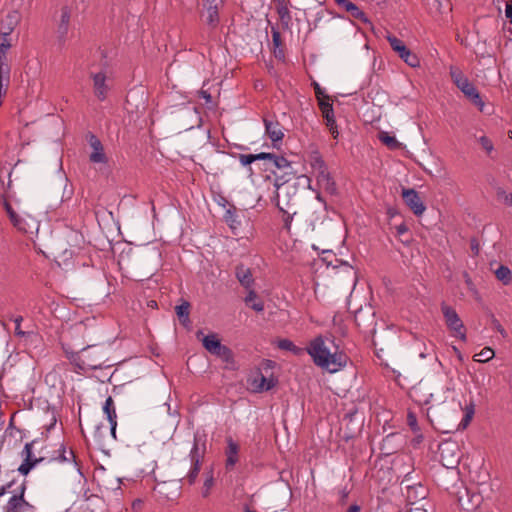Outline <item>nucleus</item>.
Wrapping results in <instances>:
<instances>
[{
	"mask_svg": "<svg viewBox=\"0 0 512 512\" xmlns=\"http://www.w3.org/2000/svg\"><path fill=\"white\" fill-rule=\"evenodd\" d=\"M409 512H427V511L424 509H421V508H415V509H411Z\"/></svg>",
	"mask_w": 512,
	"mask_h": 512,
	"instance_id": "obj_53",
	"label": "nucleus"
},
{
	"mask_svg": "<svg viewBox=\"0 0 512 512\" xmlns=\"http://www.w3.org/2000/svg\"><path fill=\"white\" fill-rule=\"evenodd\" d=\"M318 106L324 119L334 116L333 105L330 101V98L324 101H320Z\"/></svg>",
	"mask_w": 512,
	"mask_h": 512,
	"instance_id": "obj_33",
	"label": "nucleus"
},
{
	"mask_svg": "<svg viewBox=\"0 0 512 512\" xmlns=\"http://www.w3.org/2000/svg\"><path fill=\"white\" fill-rule=\"evenodd\" d=\"M378 139L389 149L396 150L401 148V143L388 132L380 131L378 133Z\"/></svg>",
	"mask_w": 512,
	"mask_h": 512,
	"instance_id": "obj_28",
	"label": "nucleus"
},
{
	"mask_svg": "<svg viewBox=\"0 0 512 512\" xmlns=\"http://www.w3.org/2000/svg\"><path fill=\"white\" fill-rule=\"evenodd\" d=\"M396 232L398 236H403L408 232V227L405 223H401L396 226Z\"/></svg>",
	"mask_w": 512,
	"mask_h": 512,
	"instance_id": "obj_47",
	"label": "nucleus"
},
{
	"mask_svg": "<svg viewBox=\"0 0 512 512\" xmlns=\"http://www.w3.org/2000/svg\"><path fill=\"white\" fill-rule=\"evenodd\" d=\"M245 512H257V511H255V510H250L249 508H246V509H245Z\"/></svg>",
	"mask_w": 512,
	"mask_h": 512,
	"instance_id": "obj_56",
	"label": "nucleus"
},
{
	"mask_svg": "<svg viewBox=\"0 0 512 512\" xmlns=\"http://www.w3.org/2000/svg\"><path fill=\"white\" fill-rule=\"evenodd\" d=\"M402 198L416 216H420L424 213L426 207L416 190L403 188Z\"/></svg>",
	"mask_w": 512,
	"mask_h": 512,
	"instance_id": "obj_12",
	"label": "nucleus"
},
{
	"mask_svg": "<svg viewBox=\"0 0 512 512\" xmlns=\"http://www.w3.org/2000/svg\"><path fill=\"white\" fill-rule=\"evenodd\" d=\"M277 186V193H276V205L279 208V210L283 213L282 220H283V227L287 231H290L291 228V222L293 219V216L296 214V211L292 210L294 203H292V198H290L291 192L293 194L296 193V188L293 185H289L286 183H282Z\"/></svg>",
	"mask_w": 512,
	"mask_h": 512,
	"instance_id": "obj_3",
	"label": "nucleus"
},
{
	"mask_svg": "<svg viewBox=\"0 0 512 512\" xmlns=\"http://www.w3.org/2000/svg\"><path fill=\"white\" fill-rule=\"evenodd\" d=\"M272 154L273 153L261 152L259 154H253V156H254L255 161L256 160H267L268 163H270L271 158H273Z\"/></svg>",
	"mask_w": 512,
	"mask_h": 512,
	"instance_id": "obj_45",
	"label": "nucleus"
},
{
	"mask_svg": "<svg viewBox=\"0 0 512 512\" xmlns=\"http://www.w3.org/2000/svg\"><path fill=\"white\" fill-rule=\"evenodd\" d=\"M288 13H289V12H288L287 8H282L281 10H279V14H280V17H281L282 19L284 18L285 14H287V15H288Z\"/></svg>",
	"mask_w": 512,
	"mask_h": 512,
	"instance_id": "obj_51",
	"label": "nucleus"
},
{
	"mask_svg": "<svg viewBox=\"0 0 512 512\" xmlns=\"http://www.w3.org/2000/svg\"><path fill=\"white\" fill-rule=\"evenodd\" d=\"M494 357V351L489 348H483L479 353L475 354L474 360L477 362H486L491 360Z\"/></svg>",
	"mask_w": 512,
	"mask_h": 512,
	"instance_id": "obj_34",
	"label": "nucleus"
},
{
	"mask_svg": "<svg viewBox=\"0 0 512 512\" xmlns=\"http://www.w3.org/2000/svg\"><path fill=\"white\" fill-rule=\"evenodd\" d=\"M10 81V69L8 65L2 63V56L0 55V95L2 92L5 94Z\"/></svg>",
	"mask_w": 512,
	"mask_h": 512,
	"instance_id": "obj_27",
	"label": "nucleus"
},
{
	"mask_svg": "<svg viewBox=\"0 0 512 512\" xmlns=\"http://www.w3.org/2000/svg\"><path fill=\"white\" fill-rule=\"evenodd\" d=\"M312 86L314 88L315 96H316L318 103L320 101H324V100H327L330 98L327 94H325V92L323 91V89L321 88L319 83L314 81V82H312Z\"/></svg>",
	"mask_w": 512,
	"mask_h": 512,
	"instance_id": "obj_39",
	"label": "nucleus"
},
{
	"mask_svg": "<svg viewBox=\"0 0 512 512\" xmlns=\"http://www.w3.org/2000/svg\"><path fill=\"white\" fill-rule=\"evenodd\" d=\"M36 443L37 440H33L31 442L26 443L21 452L23 462L19 466L18 471L22 475L26 476L38 463L44 461L43 457H35L33 455L32 449Z\"/></svg>",
	"mask_w": 512,
	"mask_h": 512,
	"instance_id": "obj_9",
	"label": "nucleus"
},
{
	"mask_svg": "<svg viewBox=\"0 0 512 512\" xmlns=\"http://www.w3.org/2000/svg\"><path fill=\"white\" fill-rule=\"evenodd\" d=\"M103 411L107 416V419L111 426V434L114 438H116L115 432H116V426H117V415L116 410L114 406V401L111 396H109L104 403Z\"/></svg>",
	"mask_w": 512,
	"mask_h": 512,
	"instance_id": "obj_24",
	"label": "nucleus"
},
{
	"mask_svg": "<svg viewBox=\"0 0 512 512\" xmlns=\"http://www.w3.org/2000/svg\"><path fill=\"white\" fill-rule=\"evenodd\" d=\"M306 350L316 366L330 373L339 371L347 364V355L339 350L331 338L319 335L309 342Z\"/></svg>",
	"mask_w": 512,
	"mask_h": 512,
	"instance_id": "obj_1",
	"label": "nucleus"
},
{
	"mask_svg": "<svg viewBox=\"0 0 512 512\" xmlns=\"http://www.w3.org/2000/svg\"><path fill=\"white\" fill-rule=\"evenodd\" d=\"M203 8L206 24L211 28H216L220 21L217 0H203Z\"/></svg>",
	"mask_w": 512,
	"mask_h": 512,
	"instance_id": "obj_17",
	"label": "nucleus"
},
{
	"mask_svg": "<svg viewBox=\"0 0 512 512\" xmlns=\"http://www.w3.org/2000/svg\"><path fill=\"white\" fill-rule=\"evenodd\" d=\"M386 38L393 51H395L407 65L412 68L420 66V60L418 56L409 48H407L402 40L391 34H389Z\"/></svg>",
	"mask_w": 512,
	"mask_h": 512,
	"instance_id": "obj_8",
	"label": "nucleus"
},
{
	"mask_svg": "<svg viewBox=\"0 0 512 512\" xmlns=\"http://www.w3.org/2000/svg\"><path fill=\"white\" fill-rule=\"evenodd\" d=\"M479 141L483 149H485L488 153H490L493 150V144L490 141V139L487 138L486 136L480 137Z\"/></svg>",
	"mask_w": 512,
	"mask_h": 512,
	"instance_id": "obj_43",
	"label": "nucleus"
},
{
	"mask_svg": "<svg viewBox=\"0 0 512 512\" xmlns=\"http://www.w3.org/2000/svg\"><path fill=\"white\" fill-rule=\"evenodd\" d=\"M495 276L504 285H508V284H510L512 282V273H511V270L507 266L501 265L495 271Z\"/></svg>",
	"mask_w": 512,
	"mask_h": 512,
	"instance_id": "obj_31",
	"label": "nucleus"
},
{
	"mask_svg": "<svg viewBox=\"0 0 512 512\" xmlns=\"http://www.w3.org/2000/svg\"><path fill=\"white\" fill-rule=\"evenodd\" d=\"M272 42H273L275 49L279 48L282 45L281 34L276 29H272ZM274 53H275L276 57L283 56V51L281 49L279 50V52H277L275 50Z\"/></svg>",
	"mask_w": 512,
	"mask_h": 512,
	"instance_id": "obj_35",
	"label": "nucleus"
},
{
	"mask_svg": "<svg viewBox=\"0 0 512 512\" xmlns=\"http://www.w3.org/2000/svg\"><path fill=\"white\" fill-rule=\"evenodd\" d=\"M279 347L284 350L292 351L294 354L300 352V348L294 345V343L288 339H283L279 342Z\"/></svg>",
	"mask_w": 512,
	"mask_h": 512,
	"instance_id": "obj_38",
	"label": "nucleus"
},
{
	"mask_svg": "<svg viewBox=\"0 0 512 512\" xmlns=\"http://www.w3.org/2000/svg\"><path fill=\"white\" fill-rule=\"evenodd\" d=\"M244 303L256 312L264 311V302L259 298L253 288L247 290V295L244 298Z\"/></svg>",
	"mask_w": 512,
	"mask_h": 512,
	"instance_id": "obj_25",
	"label": "nucleus"
},
{
	"mask_svg": "<svg viewBox=\"0 0 512 512\" xmlns=\"http://www.w3.org/2000/svg\"><path fill=\"white\" fill-rule=\"evenodd\" d=\"M93 80L94 94L98 100L104 101L109 92V85L107 84V76L104 72L91 73Z\"/></svg>",
	"mask_w": 512,
	"mask_h": 512,
	"instance_id": "obj_15",
	"label": "nucleus"
},
{
	"mask_svg": "<svg viewBox=\"0 0 512 512\" xmlns=\"http://www.w3.org/2000/svg\"><path fill=\"white\" fill-rule=\"evenodd\" d=\"M505 16L510 19V22L512 23V0L506 3Z\"/></svg>",
	"mask_w": 512,
	"mask_h": 512,
	"instance_id": "obj_48",
	"label": "nucleus"
},
{
	"mask_svg": "<svg viewBox=\"0 0 512 512\" xmlns=\"http://www.w3.org/2000/svg\"><path fill=\"white\" fill-rule=\"evenodd\" d=\"M156 305H157V304H156V302H155V301H151V305H150L151 307H154V306H156Z\"/></svg>",
	"mask_w": 512,
	"mask_h": 512,
	"instance_id": "obj_57",
	"label": "nucleus"
},
{
	"mask_svg": "<svg viewBox=\"0 0 512 512\" xmlns=\"http://www.w3.org/2000/svg\"><path fill=\"white\" fill-rule=\"evenodd\" d=\"M473 413H474L473 410H470L469 412H467L465 414V416L463 417V419L461 420V422L459 424V427L461 429H465L469 425V423L472 420Z\"/></svg>",
	"mask_w": 512,
	"mask_h": 512,
	"instance_id": "obj_44",
	"label": "nucleus"
},
{
	"mask_svg": "<svg viewBox=\"0 0 512 512\" xmlns=\"http://www.w3.org/2000/svg\"><path fill=\"white\" fill-rule=\"evenodd\" d=\"M3 206L4 209L10 219L12 225L21 232H26V223L25 220L16 213V211L12 208L11 204L7 201L6 198H3Z\"/></svg>",
	"mask_w": 512,
	"mask_h": 512,
	"instance_id": "obj_22",
	"label": "nucleus"
},
{
	"mask_svg": "<svg viewBox=\"0 0 512 512\" xmlns=\"http://www.w3.org/2000/svg\"><path fill=\"white\" fill-rule=\"evenodd\" d=\"M407 424L413 432H417L420 430L417 423V417L412 411H409L407 414Z\"/></svg>",
	"mask_w": 512,
	"mask_h": 512,
	"instance_id": "obj_40",
	"label": "nucleus"
},
{
	"mask_svg": "<svg viewBox=\"0 0 512 512\" xmlns=\"http://www.w3.org/2000/svg\"><path fill=\"white\" fill-rule=\"evenodd\" d=\"M202 95H203V97L205 98V100H206L207 102H210V101H211V95H210L209 93H207V92L203 91V92H202Z\"/></svg>",
	"mask_w": 512,
	"mask_h": 512,
	"instance_id": "obj_52",
	"label": "nucleus"
},
{
	"mask_svg": "<svg viewBox=\"0 0 512 512\" xmlns=\"http://www.w3.org/2000/svg\"><path fill=\"white\" fill-rule=\"evenodd\" d=\"M453 350H454V352L459 353V350L457 349V347L453 346Z\"/></svg>",
	"mask_w": 512,
	"mask_h": 512,
	"instance_id": "obj_58",
	"label": "nucleus"
},
{
	"mask_svg": "<svg viewBox=\"0 0 512 512\" xmlns=\"http://www.w3.org/2000/svg\"><path fill=\"white\" fill-rule=\"evenodd\" d=\"M272 157L273 158H271L269 163L270 166L276 167L278 169H290V171L286 172V174H295L292 171L291 163L285 157L278 156L274 153L272 154Z\"/></svg>",
	"mask_w": 512,
	"mask_h": 512,
	"instance_id": "obj_29",
	"label": "nucleus"
},
{
	"mask_svg": "<svg viewBox=\"0 0 512 512\" xmlns=\"http://www.w3.org/2000/svg\"><path fill=\"white\" fill-rule=\"evenodd\" d=\"M12 47L10 35H2V41L0 43V55L2 56V63H4L5 54L7 50Z\"/></svg>",
	"mask_w": 512,
	"mask_h": 512,
	"instance_id": "obj_36",
	"label": "nucleus"
},
{
	"mask_svg": "<svg viewBox=\"0 0 512 512\" xmlns=\"http://www.w3.org/2000/svg\"><path fill=\"white\" fill-rule=\"evenodd\" d=\"M432 396H433V395H432V394H430L429 398L425 400V403H426V404L430 402V399L432 398Z\"/></svg>",
	"mask_w": 512,
	"mask_h": 512,
	"instance_id": "obj_55",
	"label": "nucleus"
},
{
	"mask_svg": "<svg viewBox=\"0 0 512 512\" xmlns=\"http://www.w3.org/2000/svg\"><path fill=\"white\" fill-rule=\"evenodd\" d=\"M450 76L453 83L459 90L474 104L480 111H483L484 102L476 87L469 81L463 72L455 66L450 67Z\"/></svg>",
	"mask_w": 512,
	"mask_h": 512,
	"instance_id": "obj_4",
	"label": "nucleus"
},
{
	"mask_svg": "<svg viewBox=\"0 0 512 512\" xmlns=\"http://www.w3.org/2000/svg\"><path fill=\"white\" fill-rule=\"evenodd\" d=\"M87 140H88L90 147L93 150L91 152V154L89 155L90 162L94 163V164H98V163L106 164L108 161V158L104 152V147H103L101 141L93 133L87 134Z\"/></svg>",
	"mask_w": 512,
	"mask_h": 512,
	"instance_id": "obj_11",
	"label": "nucleus"
},
{
	"mask_svg": "<svg viewBox=\"0 0 512 512\" xmlns=\"http://www.w3.org/2000/svg\"><path fill=\"white\" fill-rule=\"evenodd\" d=\"M325 121H326V126L328 127V129L331 132V134L333 135V137L337 138V136H338V129H337V124H336L335 116L330 117V118H326Z\"/></svg>",
	"mask_w": 512,
	"mask_h": 512,
	"instance_id": "obj_41",
	"label": "nucleus"
},
{
	"mask_svg": "<svg viewBox=\"0 0 512 512\" xmlns=\"http://www.w3.org/2000/svg\"><path fill=\"white\" fill-rule=\"evenodd\" d=\"M226 442H227V448L225 451V454H226L225 466H226L227 470H232L239 460L238 453H239L240 447H239L238 443H236L231 437H228L226 439Z\"/></svg>",
	"mask_w": 512,
	"mask_h": 512,
	"instance_id": "obj_20",
	"label": "nucleus"
},
{
	"mask_svg": "<svg viewBox=\"0 0 512 512\" xmlns=\"http://www.w3.org/2000/svg\"><path fill=\"white\" fill-rule=\"evenodd\" d=\"M252 385L256 391H268L275 386V380L259 373L254 377Z\"/></svg>",
	"mask_w": 512,
	"mask_h": 512,
	"instance_id": "obj_26",
	"label": "nucleus"
},
{
	"mask_svg": "<svg viewBox=\"0 0 512 512\" xmlns=\"http://www.w3.org/2000/svg\"><path fill=\"white\" fill-rule=\"evenodd\" d=\"M213 483H214V479H213L212 474H210V475L205 479V482H204V488H205V489H207V490H210V488L213 486Z\"/></svg>",
	"mask_w": 512,
	"mask_h": 512,
	"instance_id": "obj_49",
	"label": "nucleus"
},
{
	"mask_svg": "<svg viewBox=\"0 0 512 512\" xmlns=\"http://www.w3.org/2000/svg\"><path fill=\"white\" fill-rule=\"evenodd\" d=\"M72 11L68 6H63L60 10V17L57 24V38L59 42L64 43L67 39L70 19H71Z\"/></svg>",
	"mask_w": 512,
	"mask_h": 512,
	"instance_id": "obj_14",
	"label": "nucleus"
},
{
	"mask_svg": "<svg viewBox=\"0 0 512 512\" xmlns=\"http://www.w3.org/2000/svg\"><path fill=\"white\" fill-rule=\"evenodd\" d=\"M441 311L443 313L445 323L452 333V336L458 337L462 341H466V329L456 310L447 304L442 303Z\"/></svg>",
	"mask_w": 512,
	"mask_h": 512,
	"instance_id": "obj_6",
	"label": "nucleus"
},
{
	"mask_svg": "<svg viewBox=\"0 0 512 512\" xmlns=\"http://www.w3.org/2000/svg\"><path fill=\"white\" fill-rule=\"evenodd\" d=\"M23 321V318L22 316H17L15 319H14V323H15V333L17 335H24V332H22L20 330V325H21V322Z\"/></svg>",
	"mask_w": 512,
	"mask_h": 512,
	"instance_id": "obj_46",
	"label": "nucleus"
},
{
	"mask_svg": "<svg viewBox=\"0 0 512 512\" xmlns=\"http://www.w3.org/2000/svg\"><path fill=\"white\" fill-rule=\"evenodd\" d=\"M497 199L502 201L507 206H512V193H507L504 189L498 188L497 192Z\"/></svg>",
	"mask_w": 512,
	"mask_h": 512,
	"instance_id": "obj_37",
	"label": "nucleus"
},
{
	"mask_svg": "<svg viewBox=\"0 0 512 512\" xmlns=\"http://www.w3.org/2000/svg\"><path fill=\"white\" fill-rule=\"evenodd\" d=\"M189 456L191 459V468H190L186 478H187V481L189 484H193L198 477L201 463H202V458H203V453L200 452L199 446H198V443L196 440L193 444V447L190 451Z\"/></svg>",
	"mask_w": 512,
	"mask_h": 512,
	"instance_id": "obj_13",
	"label": "nucleus"
},
{
	"mask_svg": "<svg viewBox=\"0 0 512 512\" xmlns=\"http://www.w3.org/2000/svg\"><path fill=\"white\" fill-rule=\"evenodd\" d=\"M334 2L338 5L339 8L348 12L353 18L363 23L369 22L366 14L350 0H334Z\"/></svg>",
	"mask_w": 512,
	"mask_h": 512,
	"instance_id": "obj_19",
	"label": "nucleus"
},
{
	"mask_svg": "<svg viewBox=\"0 0 512 512\" xmlns=\"http://www.w3.org/2000/svg\"><path fill=\"white\" fill-rule=\"evenodd\" d=\"M189 302H183L181 305L176 306V314L181 323L186 324L189 322Z\"/></svg>",
	"mask_w": 512,
	"mask_h": 512,
	"instance_id": "obj_32",
	"label": "nucleus"
},
{
	"mask_svg": "<svg viewBox=\"0 0 512 512\" xmlns=\"http://www.w3.org/2000/svg\"><path fill=\"white\" fill-rule=\"evenodd\" d=\"M25 490L26 482L22 480L17 487L13 489L14 493L11 494L10 499L5 505L4 512H25L33 508L32 505L24 499Z\"/></svg>",
	"mask_w": 512,
	"mask_h": 512,
	"instance_id": "obj_7",
	"label": "nucleus"
},
{
	"mask_svg": "<svg viewBox=\"0 0 512 512\" xmlns=\"http://www.w3.org/2000/svg\"><path fill=\"white\" fill-rule=\"evenodd\" d=\"M509 136H510V138H512V132H511V131H510V133H509Z\"/></svg>",
	"mask_w": 512,
	"mask_h": 512,
	"instance_id": "obj_60",
	"label": "nucleus"
},
{
	"mask_svg": "<svg viewBox=\"0 0 512 512\" xmlns=\"http://www.w3.org/2000/svg\"><path fill=\"white\" fill-rule=\"evenodd\" d=\"M265 126V134L269 137V139L273 142L274 147L277 146L278 142H281L284 137V132L281 124L276 119H263Z\"/></svg>",
	"mask_w": 512,
	"mask_h": 512,
	"instance_id": "obj_16",
	"label": "nucleus"
},
{
	"mask_svg": "<svg viewBox=\"0 0 512 512\" xmlns=\"http://www.w3.org/2000/svg\"><path fill=\"white\" fill-rule=\"evenodd\" d=\"M411 490H413V488H412V487H408V493H409Z\"/></svg>",
	"mask_w": 512,
	"mask_h": 512,
	"instance_id": "obj_59",
	"label": "nucleus"
},
{
	"mask_svg": "<svg viewBox=\"0 0 512 512\" xmlns=\"http://www.w3.org/2000/svg\"><path fill=\"white\" fill-rule=\"evenodd\" d=\"M509 136H510V138H512V132H511V131H510V133H509Z\"/></svg>",
	"mask_w": 512,
	"mask_h": 512,
	"instance_id": "obj_61",
	"label": "nucleus"
},
{
	"mask_svg": "<svg viewBox=\"0 0 512 512\" xmlns=\"http://www.w3.org/2000/svg\"><path fill=\"white\" fill-rule=\"evenodd\" d=\"M203 347L212 355L218 357L228 366L234 364L233 352L223 345L216 334H209L202 339Z\"/></svg>",
	"mask_w": 512,
	"mask_h": 512,
	"instance_id": "obj_5",
	"label": "nucleus"
},
{
	"mask_svg": "<svg viewBox=\"0 0 512 512\" xmlns=\"http://www.w3.org/2000/svg\"><path fill=\"white\" fill-rule=\"evenodd\" d=\"M318 184L328 193H336V184L331 177L328 169H324L315 173Z\"/></svg>",
	"mask_w": 512,
	"mask_h": 512,
	"instance_id": "obj_23",
	"label": "nucleus"
},
{
	"mask_svg": "<svg viewBox=\"0 0 512 512\" xmlns=\"http://www.w3.org/2000/svg\"><path fill=\"white\" fill-rule=\"evenodd\" d=\"M235 276L239 283L246 289L253 288L254 285V278L251 272V269L248 267H245L243 264H239L236 266L235 269Z\"/></svg>",
	"mask_w": 512,
	"mask_h": 512,
	"instance_id": "obj_21",
	"label": "nucleus"
},
{
	"mask_svg": "<svg viewBox=\"0 0 512 512\" xmlns=\"http://www.w3.org/2000/svg\"><path fill=\"white\" fill-rule=\"evenodd\" d=\"M347 512H361V507L357 504H353L348 508Z\"/></svg>",
	"mask_w": 512,
	"mask_h": 512,
	"instance_id": "obj_50",
	"label": "nucleus"
},
{
	"mask_svg": "<svg viewBox=\"0 0 512 512\" xmlns=\"http://www.w3.org/2000/svg\"><path fill=\"white\" fill-rule=\"evenodd\" d=\"M21 21V15L18 11H9L0 22V34L11 35L14 29L18 26Z\"/></svg>",
	"mask_w": 512,
	"mask_h": 512,
	"instance_id": "obj_18",
	"label": "nucleus"
},
{
	"mask_svg": "<svg viewBox=\"0 0 512 512\" xmlns=\"http://www.w3.org/2000/svg\"><path fill=\"white\" fill-rule=\"evenodd\" d=\"M238 158L243 166H247L255 162L253 154H239Z\"/></svg>",
	"mask_w": 512,
	"mask_h": 512,
	"instance_id": "obj_42",
	"label": "nucleus"
},
{
	"mask_svg": "<svg viewBox=\"0 0 512 512\" xmlns=\"http://www.w3.org/2000/svg\"><path fill=\"white\" fill-rule=\"evenodd\" d=\"M77 366L83 370H96L108 367L106 351L102 346L92 345L84 348L79 355Z\"/></svg>",
	"mask_w": 512,
	"mask_h": 512,
	"instance_id": "obj_2",
	"label": "nucleus"
},
{
	"mask_svg": "<svg viewBox=\"0 0 512 512\" xmlns=\"http://www.w3.org/2000/svg\"><path fill=\"white\" fill-rule=\"evenodd\" d=\"M208 494H209V490L205 489V490H204V493H203V496H204V497H207V496H208Z\"/></svg>",
	"mask_w": 512,
	"mask_h": 512,
	"instance_id": "obj_54",
	"label": "nucleus"
},
{
	"mask_svg": "<svg viewBox=\"0 0 512 512\" xmlns=\"http://www.w3.org/2000/svg\"><path fill=\"white\" fill-rule=\"evenodd\" d=\"M309 161L314 173L327 168L325 161L318 151H314L310 154Z\"/></svg>",
	"mask_w": 512,
	"mask_h": 512,
	"instance_id": "obj_30",
	"label": "nucleus"
},
{
	"mask_svg": "<svg viewBox=\"0 0 512 512\" xmlns=\"http://www.w3.org/2000/svg\"><path fill=\"white\" fill-rule=\"evenodd\" d=\"M56 463L67 464L73 469L79 471V465L76 461L75 453L72 449H67L64 444H61L59 449L54 452V456L48 461V464L54 465Z\"/></svg>",
	"mask_w": 512,
	"mask_h": 512,
	"instance_id": "obj_10",
	"label": "nucleus"
}]
</instances>
